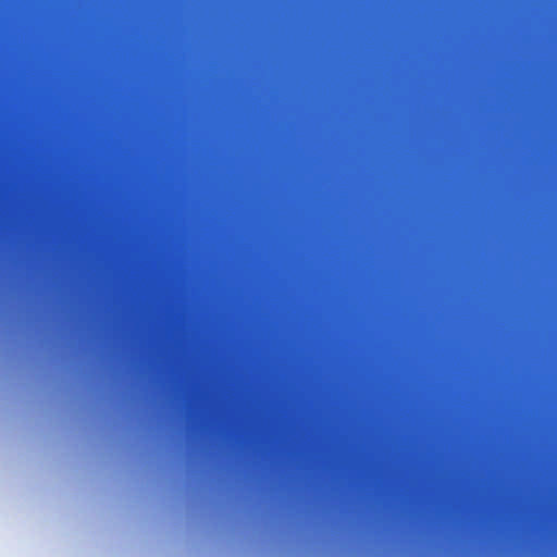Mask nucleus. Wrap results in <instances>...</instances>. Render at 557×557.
I'll use <instances>...</instances> for the list:
<instances>
[{
  "label": "nucleus",
  "mask_w": 557,
  "mask_h": 557,
  "mask_svg": "<svg viewBox=\"0 0 557 557\" xmlns=\"http://www.w3.org/2000/svg\"><path fill=\"white\" fill-rule=\"evenodd\" d=\"M242 219L237 234V292H236V393L235 445L238 467L244 456V283Z\"/></svg>",
  "instance_id": "nucleus-1"
},
{
  "label": "nucleus",
  "mask_w": 557,
  "mask_h": 557,
  "mask_svg": "<svg viewBox=\"0 0 557 557\" xmlns=\"http://www.w3.org/2000/svg\"><path fill=\"white\" fill-rule=\"evenodd\" d=\"M245 388H246V391L248 389V383L247 382H246Z\"/></svg>",
  "instance_id": "nucleus-2"
}]
</instances>
